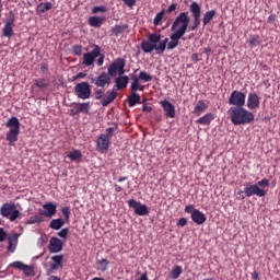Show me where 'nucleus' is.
<instances>
[{"label":"nucleus","mask_w":280,"mask_h":280,"mask_svg":"<svg viewBox=\"0 0 280 280\" xmlns=\"http://www.w3.org/2000/svg\"><path fill=\"white\" fill-rule=\"evenodd\" d=\"M142 112H143V113H152V107H150V106H148V105H143Z\"/></svg>","instance_id":"61"},{"label":"nucleus","mask_w":280,"mask_h":280,"mask_svg":"<svg viewBox=\"0 0 280 280\" xmlns=\"http://www.w3.org/2000/svg\"><path fill=\"white\" fill-rule=\"evenodd\" d=\"M163 16H165V9H162L161 12L156 13L153 20V25L159 26L163 20Z\"/></svg>","instance_id":"43"},{"label":"nucleus","mask_w":280,"mask_h":280,"mask_svg":"<svg viewBox=\"0 0 280 280\" xmlns=\"http://www.w3.org/2000/svg\"><path fill=\"white\" fill-rule=\"evenodd\" d=\"M112 78L106 71H103L98 77H91V84H94L96 89L108 88L112 83Z\"/></svg>","instance_id":"11"},{"label":"nucleus","mask_w":280,"mask_h":280,"mask_svg":"<svg viewBox=\"0 0 280 280\" xmlns=\"http://www.w3.org/2000/svg\"><path fill=\"white\" fill-rule=\"evenodd\" d=\"M40 71H42L43 73H46V72L48 71V66H47L45 62H43V63L40 65Z\"/></svg>","instance_id":"59"},{"label":"nucleus","mask_w":280,"mask_h":280,"mask_svg":"<svg viewBox=\"0 0 280 280\" xmlns=\"http://www.w3.org/2000/svg\"><path fill=\"white\" fill-rule=\"evenodd\" d=\"M131 79H133V83L130 85L131 93H136V91H143L144 86L140 85L139 78L137 75L132 74Z\"/></svg>","instance_id":"31"},{"label":"nucleus","mask_w":280,"mask_h":280,"mask_svg":"<svg viewBox=\"0 0 280 280\" xmlns=\"http://www.w3.org/2000/svg\"><path fill=\"white\" fill-rule=\"evenodd\" d=\"M138 280H149L148 273L140 275V278Z\"/></svg>","instance_id":"64"},{"label":"nucleus","mask_w":280,"mask_h":280,"mask_svg":"<svg viewBox=\"0 0 280 280\" xmlns=\"http://www.w3.org/2000/svg\"><path fill=\"white\" fill-rule=\"evenodd\" d=\"M86 73H84V72H79L75 77H74V80H78V79H84V78H86Z\"/></svg>","instance_id":"58"},{"label":"nucleus","mask_w":280,"mask_h":280,"mask_svg":"<svg viewBox=\"0 0 280 280\" xmlns=\"http://www.w3.org/2000/svg\"><path fill=\"white\" fill-rule=\"evenodd\" d=\"M107 135L102 133L98 139H96V148H98L100 152L104 153L109 149L110 139H113L115 129L109 127L106 129Z\"/></svg>","instance_id":"7"},{"label":"nucleus","mask_w":280,"mask_h":280,"mask_svg":"<svg viewBox=\"0 0 280 280\" xmlns=\"http://www.w3.org/2000/svg\"><path fill=\"white\" fill-rule=\"evenodd\" d=\"M198 211L199 210L196 209L194 205H189V206H186V208H184V212L189 213L190 215Z\"/></svg>","instance_id":"47"},{"label":"nucleus","mask_w":280,"mask_h":280,"mask_svg":"<svg viewBox=\"0 0 280 280\" xmlns=\"http://www.w3.org/2000/svg\"><path fill=\"white\" fill-rule=\"evenodd\" d=\"M118 96V92L116 88L105 92V96L102 100V106L107 107L109 104H113L116 97Z\"/></svg>","instance_id":"19"},{"label":"nucleus","mask_w":280,"mask_h":280,"mask_svg":"<svg viewBox=\"0 0 280 280\" xmlns=\"http://www.w3.org/2000/svg\"><path fill=\"white\" fill-rule=\"evenodd\" d=\"M161 107L165 113V118L175 119L176 117V107L168 100L161 101Z\"/></svg>","instance_id":"15"},{"label":"nucleus","mask_w":280,"mask_h":280,"mask_svg":"<svg viewBox=\"0 0 280 280\" xmlns=\"http://www.w3.org/2000/svg\"><path fill=\"white\" fill-rule=\"evenodd\" d=\"M94 95H95L96 101L103 100L104 98V91L101 90V89H95Z\"/></svg>","instance_id":"49"},{"label":"nucleus","mask_w":280,"mask_h":280,"mask_svg":"<svg viewBox=\"0 0 280 280\" xmlns=\"http://www.w3.org/2000/svg\"><path fill=\"white\" fill-rule=\"evenodd\" d=\"M128 103L130 107H135L136 104H141V96L136 92H131L128 96Z\"/></svg>","instance_id":"29"},{"label":"nucleus","mask_w":280,"mask_h":280,"mask_svg":"<svg viewBox=\"0 0 280 280\" xmlns=\"http://www.w3.org/2000/svg\"><path fill=\"white\" fill-rule=\"evenodd\" d=\"M214 115L212 113L206 114L197 119V124L200 126H210L211 121L214 119Z\"/></svg>","instance_id":"28"},{"label":"nucleus","mask_w":280,"mask_h":280,"mask_svg":"<svg viewBox=\"0 0 280 280\" xmlns=\"http://www.w3.org/2000/svg\"><path fill=\"white\" fill-rule=\"evenodd\" d=\"M104 62H105V55H100L98 56V59H96V66L98 67H103L104 66Z\"/></svg>","instance_id":"53"},{"label":"nucleus","mask_w":280,"mask_h":280,"mask_svg":"<svg viewBox=\"0 0 280 280\" xmlns=\"http://www.w3.org/2000/svg\"><path fill=\"white\" fill-rule=\"evenodd\" d=\"M257 186L258 187H269L270 186V182H269V179L264 178L260 182H258Z\"/></svg>","instance_id":"52"},{"label":"nucleus","mask_w":280,"mask_h":280,"mask_svg":"<svg viewBox=\"0 0 280 280\" xmlns=\"http://www.w3.org/2000/svg\"><path fill=\"white\" fill-rule=\"evenodd\" d=\"M93 49L90 52L83 55L82 65L85 67H93L95 65L96 58L101 56L102 49L98 45L93 44L91 46Z\"/></svg>","instance_id":"9"},{"label":"nucleus","mask_w":280,"mask_h":280,"mask_svg":"<svg viewBox=\"0 0 280 280\" xmlns=\"http://www.w3.org/2000/svg\"><path fill=\"white\" fill-rule=\"evenodd\" d=\"M0 215L9 219L10 222H14L18 219H21L22 213L14 203L5 202L0 207Z\"/></svg>","instance_id":"5"},{"label":"nucleus","mask_w":280,"mask_h":280,"mask_svg":"<svg viewBox=\"0 0 280 280\" xmlns=\"http://www.w3.org/2000/svg\"><path fill=\"white\" fill-rule=\"evenodd\" d=\"M128 28V24H122V25H114L112 28V33L115 36L121 35Z\"/></svg>","instance_id":"36"},{"label":"nucleus","mask_w":280,"mask_h":280,"mask_svg":"<svg viewBox=\"0 0 280 280\" xmlns=\"http://www.w3.org/2000/svg\"><path fill=\"white\" fill-rule=\"evenodd\" d=\"M34 86L37 89H47L49 86V81L45 78L35 79Z\"/></svg>","instance_id":"33"},{"label":"nucleus","mask_w":280,"mask_h":280,"mask_svg":"<svg viewBox=\"0 0 280 280\" xmlns=\"http://www.w3.org/2000/svg\"><path fill=\"white\" fill-rule=\"evenodd\" d=\"M44 214H35L33 217L30 218L28 221H26V224L27 225H34V224H39V223H43L44 222Z\"/></svg>","instance_id":"35"},{"label":"nucleus","mask_w":280,"mask_h":280,"mask_svg":"<svg viewBox=\"0 0 280 280\" xmlns=\"http://www.w3.org/2000/svg\"><path fill=\"white\" fill-rule=\"evenodd\" d=\"M189 22H191V18H189L188 12H180L177 16H175L171 31L186 35Z\"/></svg>","instance_id":"4"},{"label":"nucleus","mask_w":280,"mask_h":280,"mask_svg":"<svg viewBox=\"0 0 280 280\" xmlns=\"http://www.w3.org/2000/svg\"><path fill=\"white\" fill-rule=\"evenodd\" d=\"M9 267L14 268L16 270H22L26 277H30L34 273V268H32L19 260L10 264Z\"/></svg>","instance_id":"18"},{"label":"nucleus","mask_w":280,"mask_h":280,"mask_svg":"<svg viewBox=\"0 0 280 280\" xmlns=\"http://www.w3.org/2000/svg\"><path fill=\"white\" fill-rule=\"evenodd\" d=\"M168 38L161 40V34L159 33H149L147 35V39H144L140 44V49L144 54H151L152 51H156V54H163L166 51L168 45Z\"/></svg>","instance_id":"1"},{"label":"nucleus","mask_w":280,"mask_h":280,"mask_svg":"<svg viewBox=\"0 0 280 280\" xmlns=\"http://www.w3.org/2000/svg\"><path fill=\"white\" fill-rule=\"evenodd\" d=\"M187 225V219L186 218H180L178 221H177V226H186Z\"/></svg>","instance_id":"54"},{"label":"nucleus","mask_w":280,"mask_h":280,"mask_svg":"<svg viewBox=\"0 0 280 280\" xmlns=\"http://www.w3.org/2000/svg\"><path fill=\"white\" fill-rule=\"evenodd\" d=\"M190 219H191L192 223H195L197 225H203L205 222L207 221L205 213H202L200 210H198L194 214H191Z\"/></svg>","instance_id":"24"},{"label":"nucleus","mask_w":280,"mask_h":280,"mask_svg":"<svg viewBox=\"0 0 280 280\" xmlns=\"http://www.w3.org/2000/svg\"><path fill=\"white\" fill-rule=\"evenodd\" d=\"M7 238V233L4 232V229L0 228V243L4 242Z\"/></svg>","instance_id":"55"},{"label":"nucleus","mask_w":280,"mask_h":280,"mask_svg":"<svg viewBox=\"0 0 280 280\" xmlns=\"http://www.w3.org/2000/svg\"><path fill=\"white\" fill-rule=\"evenodd\" d=\"M247 107L249 110L260 108V96H258L256 92L248 93Z\"/></svg>","instance_id":"17"},{"label":"nucleus","mask_w":280,"mask_h":280,"mask_svg":"<svg viewBox=\"0 0 280 280\" xmlns=\"http://www.w3.org/2000/svg\"><path fill=\"white\" fill-rule=\"evenodd\" d=\"M70 233V230L69 229H61L57 235L60 237V238H63V240H67V235H69Z\"/></svg>","instance_id":"48"},{"label":"nucleus","mask_w":280,"mask_h":280,"mask_svg":"<svg viewBox=\"0 0 280 280\" xmlns=\"http://www.w3.org/2000/svg\"><path fill=\"white\" fill-rule=\"evenodd\" d=\"M48 249L50 254L61 253L63 249V243L60 238L52 236L49 241Z\"/></svg>","instance_id":"16"},{"label":"nucleus","mask_w":280,"mask_h":280,"mask_svg":"<svg viewBox=\"0 0 280 280\" xmlns=\"http://www.w3.org/2000/svg\"><path fill=\"white\" fill-rule=\"evenodd\" d=\"M68 158L72 162H79L82 159V152L80 150H73L68 154Z\"/></svg>","instance_id":"37"},{"label":"nucleus","mask_w":280,"mask_h":280,"mask_svg":"<svg viewBox=\"0 0 280 280\" xmlns=\"http://www.w3.org/2000/svg\"><path fill=\"white\" fill-rule=\"evenodd\" d=\"M43 209L46 211L40 210V215H44L46 218H52L57 212V206L52 202H48L43 206Z\"/></svg>","instance_id":"21"},{"label":"nucleus","mask_w":280,"mask_h":280,"mask_svg":"<svg viewBox=\"0 0 280 280\" xmlns=\"http://www.w3.org/2000/svg\"><path fill=\"white\" fill-rule=\"evenodd\" d=\"M129 82V78L127 75L121 74L116 79V85H114V89L122 90L127 88V84Z\"/></svg>","instance_id":"27"},{"label":"nucleus","mask_w":280,"mask_h":280,"mask_svg":"<svg viewBox=\"0 0 280 280\" xmlns=\"http://www.w3.org/2000/svg\"><path fill=\"white\" fill-rule=\"evenodd\" d=\"M238 195L241 199L244 200L246 197L258 196L265 197L266 191L261 189L257 184L247 185L244 190H240Z\"/></svg>","instance_id":"10"},{"label":"nucleus","mask_w":280,"mask_h":280,"mask_svg":"<svg viewBox=\"0 0 280 280\" xmlns=\"http://www.w3.org/2000/svg\"><path fill=\"white\" fill-rule=\"evenodd\" d=\"M50 262V270L51 271H58L59 269H62L63 267V255H56L52 256Z\"/></svg>","instance_id":"22"},{"label":"nucleus","mask_w":280,"mask_h":280,"mask_svg":"<svg viewBox=\"0 0 280 280\" xmlns=\"http://www.w3.org/2000/svg\"><path fill=\"white\" fill-rule=\"evenodd\" d=\"M189 11L192 16V24L189 27V31H197L201 25V5L198 2L192 1L189 5Z\"/></svg>","instance_id":"6"},{"label":"nucleus","mask_w":280,"mask_h":280,"mask_svg":"<svg viewBox=\"0 0 280 280\" xmlns=\"http://www.w3.org/2000/svg\"><path fill=\"white\" fill-rule=\"evenodd\" d=\"M52 9V3L51 2H42L37 5V13L39 14H45L46 12L50 11Z\"/></svg>","instance_id":"30"},{"label":"nucleus","mask_w":280,"mask_h":280,"mask_svg":"<svg viewBox=\"0 0 280 280\" xmlns=\"http://www.w3.org/2000/svg\"><path fill=\"white\" fill-rule=\"evenodd\" d=\"M74 93L78 98L88 100L92 94L91 85L88 82L78 83L74 86Z\"/></svg>","instance_id":"13"},{"label":"nucleus","mask_w":280,"mask_h":280,"mask_svg":"<svg viewBox=\"0 0 280 280\" xmlns=\"http://www.w3.org/2000/svg\"><path fill=\"white\" fill-rule=\"evenodd\" d=\"M185 34L172 32L170 35L171 42H168L166 49L174 50L179 45V39L183 38Z\"/></svg>","instance_id":"20"},{"label":"nucleus","mask_w":280,"mask_h":280,"mask_svg":"<svg viewBox=\"0 0 280 280\" xmlns=\"http://www.w3.org/2000/svg\"><path fill=\"white\" fill-rule=\"evenodd\" d=\"M208 108L209 105L206 104L203 100H199L195 106V109H192V114H195L197 117H200L202 113H205Z\"/></svg>","instance_id":"26"},{"label":"nucleus","mask_w":280,"mask_h":280,"mask_svg":"<svg viewBox=\"0 0 280 280\" xmlns=\"http://www.w3.org/2000/svg\"><path fill=\"white\" fill-rule=\"evenodd\" d=\"M65 225V221L62 219H55L50 221V229L52 230H60Z\"/></svg>","instance_id":"38"},{"label":"nucleus","mask_w":280,"mask_h":280,"mask_svg":"<svg viewBox=\"0 0 280 280\" xmlns=\"http://www.w3.org/2000/svg\"><path fill=\"white\" fill-rule=\"evenodd\" d=\"M21 124L18 117L13 116L8 119L5 122V128H9V131L5 135L9 145H13L19 141V136L21 133Z\"/></svg>","instance_id":"3"},{"label":"nucleus","mask_w":280,"mask_h":280,"mask_svg":"<svg viewBox=\"0 0 280 280\" xmlns=\"http://www.w3.org/2000/svg\"><path fill=\"white\" fill-rule=\"evenodd\" d=\"M81 112L77 106H74L72 109H70V116H78Z\"/></svg>","instance_id":"57"},{"label":"nucleus","mask_w":280,"mask_h":280,"mask_svg":"<svg viewBox=\"0 0 280 280\" xmlns=\"http://www.w3.org/2000/svg\"><path fill=\"white\" fill-rule=\"evenodd\" d=\"M228 116L231 117L233 126H246L254 121L255 116L245 107H230Z\"/></svg>","instance_id":"2"},{"label":"nucleus","mask_w":280,"mask_h":280,"mask_svg":"<svg viewBox=\"0 0 280 280\" xmlns=\"http://www.w3.org/2000/svg\"><path fill=\"white\" fill-rule=\"evenodd\" d=\"M138 81H143V82H151L152 81V75H150L145 71H140L139 75L137 77Z\"/></svg>","instance_id":"42"},{"label":"nucleus","mask_w":280,"mask_h":280,"mask_svg":"<svg viewBox=\"0 0 280 280\" xmlns=\"http://www.w3.org/2000/svg\"><path fill=\"white\" fill-rule=\"evenodd\" d=\"M61 213L63 214L66 220H69L70 219V214H71L70 207L61 208Z\"/></svg>","instance_id":"51"},{"label":"nucleus","mask_w":280,"mask_h":280,"mask_svg":"<svg viewBox=\"0 0 280 280\" xmlns=\"http://www.w3.org/2000/svg\"><path fill=\"white\" fill-rule=\"evenodd\" d=\"M215 16V11L214 10H209L205 13L203 19L201 20L203 22V27L210 24V22L213 20Z\"/></svg>","instance_id":"32"},{"label":"nucleus","mask_w":280,"mask_h":280,"mask_svg":"<svg viewBox=\"0 0 280 280\" xmlns=\"http://www.w3.org/2000/svg\"><path fill=\"white\" fill-rule=\"evenodd\" d=\"M275 21H276V15H269V16H268V20H267L268 23L271 24V23H273Z\"/></svg>","instance_id":"63"},{"label":"nucleus","mask_w":280,"mask_h":280,"mask_svg":"<svg viewBox=\"0 0 280 280\" xmlns=\"http://www.w3.org/2000/svg\"><path fill=\"white\" fill-rule=\"evenodd\" d=\"M122 2H125V4L129 8L136 5V1L137 0H121Z\"/></svg>","instance_id":"56"},{"label":"nucleus","mask_w":280,"mask_h":280,"mask_svg":"<svg viewBox=\"0 0 280 280\" xmlns=\"http://www.w3.org/2000/svg\"><path fill=\"white\" fill-rule=\"evenodd\" d=\"M96 264L100 266L101 272H106L108 270L109 261L106 258L98 259Z\"/></svg>","instance_id":"40"},{"label":"nucleus","mask_w":280,"mask_h":280,"mask_svg":"<svg viewBox=\"0 0 280 280\" xmlns=\"http://www.w3.org/2000/svg\"><path fill=\"white\" fill-rule=\"evenodd\" d=\"M19 235L14 234V236L9 238L8 252L14 253L15 247L18 246Z\"/></svg>","instance_id":"34"},{"label":"nucleus","mask_w":280,"mask_h":280,"mask_svg":"<svg viewBox=\"0 0 280 280\" xmlns=\"http://www.w3.org/2000/svg\"><path fill=\"white\" fill-rule=\"evenodd\" d=\"M105 21V16L92 15L90 19H88V24H90L91 27L100 28Z\"/></svg>","instance_id":"23"},{"label":"nucleus","mask_w":280,"mask_h":280,"mask_svg":"<svg viewBox=\"0 0 280 280\" xmlns=\"http://www.w3.org/2000/svg\"><path fill=\"white\" fill-rule=\"evenodd\" d=\"M180 275H183V267H180V266L173 267V269L171 271V278L178 279Z\"/></svg>","instance_id":"41"},{"label":"nucleus","mask_w":280,"mask_h":280,"mask_svg":"<svg viewBox=\"0 0 280 280\" xmlns=\"http://www.w3.org/2000/svg\"><path fill=\"white\" fill-rule=\"evenodd\" d=\"M13 24H14V16L10 18L3 28V36L7 38H11L13 36Z\"/></svg>","instance_id":"25"},{"label":"nucleus","mask_w":280,"mask_h":280,"mask_svg":"<svg viewBox=\"0 0 280 280\" xmlns=\"http://www.w3.org/2000/svg\"><path fill=\"white\" fill-rule=\"evenodd\" d=\"M178 8L177 3H172L168 9L165 10V14H172L174 13Z\"/></svg>","instance_id":"50"},{"label":"nucleus","mask_w":280,"mask_h":280,"mask_svg":"<svg viewBox=\"0 0 280 280\" xmlns=\"http://www.w3.org/2000/svg\"><path fill=\"white\" fill-rule=\"evenodd\" d=\"M124 190V188L117 184H114V191H116L117 194L118 192H121Z\"/></svg>","instance_id":"60"},{"label":"nucleus","mask_w":280,"mask_h":280,"mask_svg":"<svg viewBox=\"0 0 280 280\" xmlns=\"http://www.w3.org/2000/svg\"><path fill=\"white\" fill-rule=\"evenodd\" d=\"M190 58H191V61H195V63L199 61L198 54H192Z\"/></svg>","instance_id":"62"},{"label":"nucleus","mask_w":280,"mask_h":280,"mask_svg":"<svg viewBox=\"0 0 280 280\" xmlns=\"http://www.w3.org/2000/svg\"><path fill=\"white\" fill-rule=\"evenodd\" d=\"M77 108H79V112L84 113V114H89L90 110V103H79L75 106Z\"/></svg>","instance_id":"44"},{"label":"nucleus","mask_w":280,"mask_h":280,"mask_svg":"<svg viewBox=\"0 0 280 280\" xmlns=\"http://www.w3.org/2000/svg\"><path fill=\"white\" fill-rule=\"evenodd\" d=\"M247 43L250 48H255L258 45H260V36L259 35H253L247 39Z\"/></svg>","instance_id":"39"},{"label":"nucleus","mask_w":280,"mask_h":280,"mask_svg":"<svg viewBox=\"0 0 280 280\" xmlns=\"http://www.w3.org/2000/svg\"><path fill=\"white\" fill-rule=\"evenodd\" d=\"M128 207L135 210L136 215L145 217L150 214L149 208L147 205H142L140 201L136 199L128 200Z\"/></svg>","instance_id":"14"},{"label":"nucleus","mask_w":280,"mask_h":280,"mask_svg":"<svg viewBox=\"0 0 280 280\" xmlns=\"http://www.w3.org/2000/svg\"><path fill=\"white\" fill-rule=\"evenodd\" d=\"M82 50L83 47L81 45H74L72 46V54L77 57H81L82 56Z\"/></svg>","instance_id":"46"},{"label":"nucleus","mask_w":280,"mask_h":280,"mask_svg":"<svg viewBox=\"0 0 280 280\" xmlns=\"http://www.w3.org/2000/svg\"><path fill=\"white\" fill-rule=\"evenodd\" d=\"M228 104L232 105V107L243 108L246 104V93L240 91L231 92Z\"/></svg>","instance_id":"12"},{"label":"nucleus","mask_w":280,"mask_h":280,"mask_svg":"<svg viewBox=\"0 0 280 280\" xmlns=\"http://www.w3.org/2000/svg\"><path fill=\"white\" fill-rule=\"evenodd\" d=\"M126 67V60L121 57H118L116 60H114L108 69H107V74H109L112 78L116 77L117 73L118 75H124L126 73L125 70Z\"/></svg>","instance_id":"8"},{"label":"nucleus","mask_w":280,"mask_h":280,"mask_svg":"<svg viewBox=\"0 0 280 280\" xmlns=\"http://www.w3.org/2000/svg\"><path fill=\"white\" fill-rule=\"evenodd\" d=\"M107 11H108V9L106 7H104V5L94 7L92 9V14H98V13L105 14Z\"/></svg>","instance_id":"45"}]
</instances>
